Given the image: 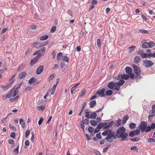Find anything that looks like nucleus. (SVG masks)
<instances>
[{"mask_svg":"<svg viewBox=\"0 0 155 155\" xmlns=\"http://www.w3.org/2000/svg\"><path fill=\"white\" fill-rule=\"evenodd\" d=\"M97 46L100 49H101V44L100 40L99 39H97Z\"/></svg>","mask_w":155,"mask_h":155,"instance_id":"46","label":"nucleus"},{"mask_svg":"<svg viewBox=\"0 0 155 155\" xmlns=\"http://www.w3.org/2000/svg\"><path fill=\"white\" fill-rule=\"evenodd\" d=\"M9 127L10 129H12L13 131H15L16 130V128L14 126H12L11 124H10L9 125Z\"/></svg>","mask_w":155,"mask_h":155,"instance_id":"50","label":"nucleus"},{"mask_svg":"<svg viewBox=\"0 0 155 155\" xmlns=\"http://www.w3.org/2000/svg\"><path fill=\"white\" fill-rule=\"evenodd\" d=\"M130 140L133 142H136L140 140V138L138 137H136L134 138H130Z\"/></svg>","mask_w":155,"mask_h":155,"instance_id":"29","label":"nucleus"},{"mask_svg":"<svg viewBox=\"0 0 155 155\" xmlns=\"http://www.w3.org/2000/svg\"><path fill=\"white\" fill-rule=\"evenodd\" d=\"M96 102L95 101H91L89 103V105L91 107H94L96 105Z\"/></svg>","mask_w":155,"mask_h":155,"instance_id":"22","label":"nucleus"},{"mask_svg":"<svg viewBox=\"0 0 155 155\" xmlns=\"http://www.w3.org/2000/svg\"><path fill=\"white\" fill-rule=\"evenodd\" d=\"M56 29V27L55 26H53L51 28V32L52 33L54 32Z\"/></svg>","mask_w":155,"mask_h":155,"instance_id":"51","label":"nucleus"},{"mask_svg":"<svg viewBox=\"0 0 155 155\" xmlns=\"http://www.w3.org/2000/svg\"><path fill=\"white\" fill-rule=\"evenodd\" d=\"M65 66V62L63 61H62L61 62V67L63 69Z\"/></svg>","mask_w":155,"mask_h":155,"instance_id":"47","label":"nucleus"},{"mask_svg":"<svg viewBox=\"0 0 155 155\" xmlns=\"http://www.w3.org/2000/svg\"><path fill=\"white\" fill-rule=\"evenodd\" d=\"M115 86L114 87V89L117 91H118L120 89V85L117 84L116 82L115 83Z\"/></svg>","mask_w":155,"mask_h":155,"instance_id":"28","label":"nucleus"},{"mask_svg":"<svg viewBox=\"0 0 155 155\" xmlns=\"http://www.w3.org/2000/svg\"><path fill=\"white\" fill-rule=\"evenodd\" d=\"M126 73L128 74H129L132 73V69L130 67H127L125 69Z\"/></svg>","mask_w":155,"mask_h":155,"instance_id":"19","label":"nucleus"},{"mask_svg":"<svg viewBox=\"0 0 155 155\" xmlns=\"http://www.w3.org/2000/svg\"><path fill=\"white\" fill-rule=\"evenodd\" d=\"M149 46V48H150L152 47H154L155 46V44L153 42L150 41L148 42Z\"/></svg>","mask_w":155,"mask_h":155,"instance_id":"38","label":"nucleus"},{"mask_svg":"<svg viewBox=\"0 0 155 155\" xmlns=\"http://www.w3.org/2000/svg\"><path fill=\"white\" fill-rule=\"evenodd\" d=\"M136 134L134 130H133L131 131L129 134V136L131 137H133Z\"/></svg>","mask_w":155,"mask_h":155,"instance_id":"41","label":"nucleus"},{"mask_svg":"<svg viewBox=\"0 0 155 155\" xmlns=\"http://www.w3.org/2000/svg\"><path fill=\"white\" fill-rule=\"evenodd\" d=\"M10 136L13 138H14L15 137V134L14 132L10 134Z\"/></svg>","mask_w":155,"mask_h":155,"instance_id":"60","label":"nucleus"},{"mask_svg":"<svg viewBox=\"0 0 155 155\" xmlns=\"http://www.w3.org/2000/svg\"><path fill=\"white\" fill-rule=\"evenodd\" d=\"M89 120L88 119H85L83 121V124H88L89 123ZM83 127H84V125H83Z\"/></svg>","mask_w":155,"mask_h":155,"instance_id":"33","label":"nucleus"},{"mask_svg":"<svg viewBox=\"0 0 155 155\" xmlns=\"http://www.w3.org/2000/svg\"><path fill=\"white\" fill-rule=\"evenodd\" d=\"M30 28L31 29L34 30L36 28V26L35 25H31L30 26Z\"/></svg>","mask_w":155,"mask_h":155,"instance_id":"57","label":"nucleus"},{"mask_svg":"<svg viewBox=\"0 0 155 155\" xmlns=\"http://www.w3.org/2000/svg\"><path fill=\"white\" fill-rule=\"evenodd\" d=\"M43 119L42 118H40L38 122V124L39 125H40L42 124L43 121Z\"/></svg>","mask_w":155,"mask_h":155,"instance_id":"58","label":"nucleus"},{"mask_svg":"<svg viewBox=\"0 0 155 155\" xmlns=\"http://www.w3.org/2000/svg\"><path fill=\"white\" fill-rule=\"evenodd\" d=\"M47 42H45L44 43H39L38 42H35L32 45V46L33 48H38L41 47L46 45Z\"/></svg>","mask_w":155,"mask_h":155,"instance_id":"7","label":"nucleus"},{"mask_svg":"<svg viewBox=\"0 0 155 155\" xmlns=\"http://www.w3.org/2000/svg\"><path fill=\"white\" fill-rule=\"evenodd\" d=\"M27 75L26 72L23 71L21 73L18 75L19 79H21L25 77Z\"/></svg>","mask_w":155,"mask_h":155,"instance_id":"13","label":"nucleus"},{"mask_svg":"<svg viewBox=\"0 0 155 155\" xmlns=\"http://www.w3.org/2000/svg\"><path fill=\"white\" fill-rule=\"evenodd\" d=\"M115 134V132L109 129L105 130L103 132L102 134L104 136H107L105 139L107 142L111 143L113 142V139H116Z\"/></svg>","mask_w":155,"mask_h":155,"instance_id":"1","label":"nucleus"},{"mask_svg":"<svg viewBox=\"0 0 155 155\" xmlns=\"http://www.w3.org/2000/svg\"><path fill=\"white\" fill-rule=\"evenodd\" d=\"M130 150H134V151H137L138 149L137 147L136 146H134L130 147Z\"/></svg>","mask_w":155,"mask_h":155,"instance_id":"49","label":"nucleus"},{"mask_svg":"<svg viewBox=\"0 0 155 155\" xmlns=\"http://www.w3.org/2000/svg\"><path fill=\"white\" fill-rule=\"evenodd\" d=\"M25 144L27 146H29V140H26L25 142Z\"/></svg>","mask_w":155,"mask_h":155,"instance_id":"61","label":"nucleus"},{"mask_svg":"<svg viewBox=\"0 0 155 155\" xmlns=\"http://www.w3.org/2000/svg\"><path fill=\"white\" fill-rule=\"evenodd\" d=\"M128 74L129 75V77H130L131 78H133L134 77V74H133L132 73Z\"/></svg>","mask_w":155,"mask_h":155,"instance_id":"63","label":"nucleus"},{"mask_svg":"<svg viewBox=\"0 0 155 155\" xmlns=\"http://www.w3.org/2000/svg\"><path fill=\"white\" fill-rule=\"evenodd\" d=\"M91 125L93 126H94L97 125V122L94 120H91L90 121Z\"/></svg>","mask_w":155,"mask_h":155,"instance_id":"39","label":"nucleus"},{"mask_svg":"<svg viewBox=\"0 0 155 155\" xmlns=\"http://www.w3.org/2000/svg\"><path fill=\"white\" fill-rule=\"evenodd\" d=\"M143 48H149L148 42H144L141 46Z\"/></svg>","mask_w":155,"mask_h":155,"instance_id":"24","label":"nucleus"},{"mask_svg":"<svg viewBox=\"0 0 155 155\" xmlns=\"http://www.w3.org/2000/svg\"><path fill=\"white\" fill-rule=\"evenodd\" d=\"M79 84L80 83H78L74 86L71 88V92L72 94H73V91L76 89L78 86Z\"/></svg>","mask_w":155,"mask_h":155,"instance_id":"21","label":"nucleus"},{"mask_svg":"<svg viewBox=\"0 0 155 155\" xmlns=\"http://www.w3.org/2000/svg\"><path fill=\"white\" fill-rule=\"evenodd\" d=\"M115 83L113 81H111L107 84V87L110 89H113L115 86Z\"/></svg>","mask_w":155,"mask_h":155,"instance_id":"16","label":"nucleus"},{"mask_svg":"<svg viewBox=\"0 0 155 155\" xmlns=\"http://www.w3.org/2000/svg\"><path fill=\"white\" fill-rule=\"evenodd\" d=\"M36 81V79L33 77H31L28 81V83L30 84H31Z\"/></svg>","mask_w":155,"mask_h":155,"instance_id":"18","label":"nucleus"},{"mask_svg":"<svg viewBox=\"0 0 155 155\" xmlns=\"http://www.w3.org/2000/svg\"><path fill=\"white\" fill-rule=\"evenodd\" d=\"M30 133V131L29 130H27L25 131V136L27 137L28 136Z\"/></svg>","mask_w":155,"mask_h":155,"instance_id":"55","label":"nucleus"},{"mask_svg":"<svg viewBox=\"0 0 155 155\" xmlns=\"http://www.w3.org/2000/svg\"><path fill=\"white\" fill-rule=\"evenodd\" d=\"M88 131L91 133H93L94 131V133H97V127H96L95 130L92 127L90 126L88 127Z\"/></svg>","mask_w":155,"mask_h":155,"instance_id":"15","label":"nucleus"},{"mask_svg":"<svg viewBox=\"0 0 155 155\" xmlns=\"http://www.w3.org/2000/svg\"><path fill=\"white\" fill-rule=\"evenodd\" d=\"M125 81L123 80H120L118 82H116L117 84H119L120 86L123 85Z\"/></svg>","mask_w":155,"mask_h":155,"instance_id":"40","label":"nucleus"},{"mask_svg":"<svg viewBox=\"0 0 155 155\" xmlns=\"http://www.w3.org/2000/svg\"><path fill=\"white\" fill-rule=\"evenodd\" d=\"M18 87L13 88L9 92V93L5 96H3V99H6L7 98H10L11 97L15 96L18 93Z\"/></svg>","mask_w":155,"mask_h":155,"instance_id":"2","label":"nucleus"},{"mask_svg":"<svg viewBox=\"0 0 155 155\" xmlns=\"http://www.w3.org/2000/svg\"><path fill=\"white\" fill-rule=\"evenodd\" d=\"M58 64H56L54 65V66L52 68V69H56L58 68Z\"/></svg>","mask_w":155,"mask_h":155,"instance_id":"62","label":"nucleus"},{"mask_svg":"<svg viewBox=\"0 0 155 155\" xmlns=\"http://www.w3.org/2000/svg\"><path fill=\"white\" fill-rule=\"evenodd\" d=\"M150 127L151 129H153L154 128H155V124L154 123L152 124Z\"/></svg>","mask_w":155,"mask_h":155,"instance_id":"64","label":"nucleus"},{"mask_svg":"<svg viewBox=\"0 0 155 155\" xmlns=\"http://www.w3.org/2000/svg\"><path fill=\"white\" fill-rule=\"evenodd\" d=\"M152 112L151 114H154L155 113V105H153L152 107Z\"/></svg>","mask_w":155,"mask_h":155,"instance_id":"48","label":"nucleus"},{"mask_svg":"<svg viewBox=\"0 0 155 155\" xmlns=\"http://www.w3.org/2000/svg\"><path fill=\"white\" fill-rule=\"evenodd\" d=\"M129 116L128 114H126L122 118V123L123 124H124L126 121L128 120Z\"/></svg>","mask_w":155,"mask_h":155,"instance_id":"17","label":"nucleus"},{"mask_svg":"<svg viewBox=\"0 0 155 155\" xmlns=\"http://www.w3.org/2000/svg\"><path fill=\"white\" fill-rule=\"evenodd\" d=\"M121 120L120 119H118V120H117L116 122L115 123V125L116 126L119 127L120 125L121 122Z\"/></svg>","mask_w":155,"mask_h":155,"instance_id":"34","label":"nucleus"},{"mask_svg":"<svg viewBox=\"0 0 155 155\" xmlns=\"http://www.w3.org/2000/svg\"><path fill=\"white\" fill-rule=\"evenodd\" d=\"M85 115L86 117L88 118L94 119L97 116V114L95 112H94L91 114L90 115V112L88 110H85Z\"/></svg>","mask_w":155,"mask_h":155,"instance_id":"4","label":"nucleus"},{"mask_svg":"<svg viewBox=\"0 0 155 155\" xmlns=\"http://www.w3.org/2000/svg\"><path fill=\"white\" fill-rule=\"evenodd\" d=\"M8 143L10 144H14V141L13 140L10 139L8 140Z\"/></svg>","mask_w":155,"mask_h":155,"instance_id":"54","label":"nucleus"},{"mask_svg":"<svg viewBox=\"0 0 155 155\" xmlns=\"http://www.w3.org/2000/svg\"><path fill=\"white\" fill-rule=\"evenodd\" d=\"M147 126V123L144 121H142L139 126L140 129L141 130L142 132L145 131V129Z\"/></svg>","mask_w":155,"mask_h":155,"instance_id":"8","label":"nucleus"},{"mask_svg":"<svg viewBox=\"0 0 155 155\" xmlns=\"http://www.w3.org/2000/svg\"><path fill=\"white\" fill-rule=\"evenodd\" d=\"M129 78V75L127 74H124L121 75V78L122 79L127 80Z\"/></svg>","mask_w":155,"mask_h":155,"instance_id":"27","label":"nucleus"},{"mask_svg":"<svg viewBox=\"0 0 155 155\" xmlns=\"http://www.w3.org/2000/svg\"><path fill=\"white\" fill-rule=\"evenodd\" d=\"M105 91V89L103 88L102 89L97 91V94L99 95V96L101 97H104L105 94H104V92Z\"/></svg>","mask_w":155,"mask_h":155,"instance_id":"12","label":"nucleus"},{"mask_svg":"<svg viewBox=\"0 0 155 155\" xmlns=\"http://www.w3.org/2000/svg\"><path fill=\"white\" fill-rule=\"evenodd\" d=\"M140 60V58L139 56H136L134 58V61L136 63H138Z\"/></svg>","mask_w":155,"mask_h":155,"instance_id":"25","label":"nucleus"},{"mask_svg":"<svg viewBox=\"0 0 155 155\" xmlns=\"http://www.w3.org/2000/svg\"><path fill=\"white\" fill-rule=\"evenodd\" d=\"M143 52L142 51L140 53V54L141 55V57L142 58H149V55H148V53H143Z\"/></svg>","mask_w":155,"mask_h":155,"instance_id":"23","label":"nucleus"},{"mask_svg":"<svg viewBox=\"0 0 155 155\" xmlns=\"http://www.w3.org/2000/svg\"><path fill=\"white\" fill-rule=\"evenodd\" d=\"M139 32L142 34H147L149 33V32L148 31L145 30L143 29H139Z\"/></svg>","mask_w":155,"mask_h":155,"instance_id":"26","label":"nucleus"},{"mask_svg":"<svg viewBox=\"0 0 155 155\" xmlns=\"http://www.w3.org/2000/svg\"><path fill=\"white\" fill-rule=\"evenodd\" d=\"M114 122L112 121V122H110L108 124H107L106 123H100L97 125V129L99 128L100 129L102 127H104V128H106L110 127L112 125H113Z\"/></svg>","mask_w":155,"mask_h":155,"instance_id":"3","label":"nucleus"},{"mask_svg":"<svg viewBox=\"0 0 155 155\" xmlns=\"http://www.w3.org/2000/svg\"><path fill=\"white\" fill-rule=\"evenodd\" d=\"M105 94L107 95L110 96L113 94V91L111 90H108L106 91Z\"/></svg>","mask_w":155,"mask_h":155,"instance_id":"31","label":"nucleus"},{"mask_svg":"<svg viewBox=\"0 0 155 155\" xmlns=\"http://www.w3.org/2000/svg\"><path fill=\"white\" fill-rule=\"evenodd\" d=\"M55 75V74L54 73H53L48 78V81L50 82L51 80H52L53 78H54Z\"/></svg>","mask_w":155,"mask_h":155,"instance_id":"35","label":"nucleus"},{"mask_svg":"<svg viewBox=\"0 0 155 155\" xmlns=\"http://www.w3.org/2000/svg\"><path fill=\"white\" fill-rule=\"evenodd\" d=\"M135 48L136 47L135 46H132L128 48V49H129V50L130 51H134Z\"/></svg>","mask_w":155,"mask_h":155,"instance_id":"45","label":"nucleus"},{"mask_svg":"<svg viewBox=\"0 0 155 155\" xmlns=\"http://www.w3.org/2000/svg\"><path fill=\"white\" fill-rule=\"evenodd\" d=\"M58 84V82H56V84H55V85H53V87L52 90H54V91H55V89H56V87H57V85Z\"/></svg>","mask_w":155,"mask_h":155,"instance_id":"59","label":"nucleus"},{"mask_svg":"<svg viewBox=\"0 0 155 155\" xmlns=\"http://www.w3.org/2000/svg\"><path fill=\"white\" fill-rule=\"evenodd\" d=\"M129 127L130 129H134L136 127V124L133 122H131L129 124Z\"/></svg>","mask_w":155,"mask_h":155,"instance_id":"30","label":"nucleus"},{"mask_svg":"<svg viewBox=\"0 0 155 155\" xmlns=\"http://www.w3.org/2000/svg\"><path fill=\"white\" fill-rule=\"evenodd\" d=\"M37 109L39 110L43 111L45 108V107L43 106H37L36 107Z\"/></svg>","mask_w":155,"mask_h":155,"instance_id":"42","label":"nucleus"},{"mask_svg":"<svg viewBox=\"0 0 155 155\" xmlns=\"http://www.w3.org/2000/svg\"><path fill=\"white\" fill-rule=\"evenodd\" d=\"M48 38V36L47 35H43L40 38V40H45L47 39Z\"/></svg>","mask_w":155,"mask_h":155,"instance_id":"37","label":"nucleus"},{"mask_svg":"<svg viewBox=\"0 0 155 155\" xmlns=\"http://www.w3.org/2000/svg\"><path fill=\"white\" fill-rule=\"evenodd\" d=\"M143 65L146 67L149 68L153 66V62L150 60H145L143 61Z\"/></svg>","mask_w":155,"mask_h":155,"instance_id":"6","label":"nucleus"},{"mask_svg":"<svg viewBox=\"0 0 155 155\" xmlns=\"http://www.w3.org/2000/svg\"><path fill=\"white\" fill-rule=\"evenodd\" d=\"M61 59L63 60L62 61H65L67 62H68L69 61V59L66 56H64L63 57L61 58Z\"/></svg>","mask_w":155,"mask_h":155,"instance_id":"36","label":"nucleus"},{"mask_svg":"<svg viewBox=\"0 0 155 155\" xmlns=\"http://www.w3.org/2000/svg\"><path fill=\"white\" fill-rule=\"evenodd\" d=\"M86 93V91L85 89H83L82 90H81V91L80 94L79 96L80 97H81L83 96H84Z\"/></svg>","mask_w":155,"mask_h":155,"instance_id":"32","label":"nucleus"},{"mask_svg":"<svg viewBox=\"0 0 155 155\" xmlns=\"http://www.w3.org/2000/svg\"><path fill=\"white\" fill-rule=\"evenodd\" d=\"M133 68L134 71L135 73L137 75L140 74V70L139 68L136 65H134L133 66Z\"/></svg>","mask_w":155,"mask_h":155,"instance_id":"10","label":"nucleus"},{"mask_svg":"<svg viewBox=\"0 0 155 155\" xmlns=\"http://www.w3.org/2000/svg\"><path fill=\"white\" fill-rule=\"evenodd\" d=\"M19 124L23 128H24L25 127V123L22 119H19Z\"/></svg>","mask_w":155,"mask_h":155,"instance_id":"20","label":"nucleus"},{"mask_svg":"<svg viewBox=\"0 0 155 155\" xmlns=\"http://www.w3.org/2000/svg\"><path fill=\"white\" fill-rule=\"evenodd\" d=\"M126 130L125 128L124 127H119L117 130L115 134V136L116 137V139L119 135H121L122 133H124Z\"/></svg>","mask_w":155,"mask_h":155,"instance_id":"5","label":"nucleus"},{"mask_svg":"<svg viewBox=\"0 0 155 155\" xmlns=\"http://www.w3.org/2000/svg\"><path fill=\"white\" fill-rule=\"evenodd\" d=\"M151 127L150 126H147L146 129H145V131L147 132L149 131H150L151 130Z\"/></svg>","mask_w":155,"mask_h":155,"instance_id":"44","label":"nucleus"},{"mask_svg":"<svg viewBox=\"0 0 155 155\" xmlns=\"http://www.w3.org/2000/svg\"><path fill=\"white\" fill-rule=\"evenodd\" d=\"M38 60V58L36 57L32 59L30 62V65L31 66H32L34 64L36 63Z\"/></svg>","mask_w":155,"mask_h":155,"instance_id":"14","label":"nucleus"},{"mask_svg":"<svg viewBox=\"0 0 155 155\" xmlns=\"http://www.w3.org/2000/svg\"><path fill=\"white\" fill-rule=\"evenodd\" d=\"M44 67L42 65H40L38 67L36 71V73L39 75L41 74L43 71Z\"/></svg>","mask_w":155,"mask_h":155,"instance_id":"11","label":"nucleus"},{"mask_svg":"<svg viewBox=\"0 0 155 155\" xmlns=\"http://www.w3.org/2000/svg\"><path fill=\"white\" fill-rule=\"evenodd\" d=\"M31 51V48H29L25 52V54L26 55H28L29 54Z\"/></svg>","mask_w":155,"mask_h":155,"instance_id":"52","label":"nucleus"},{"mask_svg":"<svg viewBox=\"0 0 155 155\" xmlns=\"http://www.w3.org/2000/svg\"><path fill=\"white\" fill-rule=\"evenodd\" d=\"M134 132L136 135H138L140 133V131L139 130H134Z\"/></svg>","mask_w":155,"mask_h":155,"instance_id":"56","label":"nucleus"},{"mask_svg":"<svg viewBox=\"0 0 155 155\" xmlns=\"http://www.w3.org/2000/svg\"><path fill=\"white\" fill-rule=\"evenodd\" d=\"M18 147L19 146H18L16 148L14 149L13 150V153L15 155H17L18 154Z\"/></svg>","mask_w":155,"mask_h":155,"instance_id":"43","label":"nucleus"},{"mask_svg":"<svg viewBox=\"0 0 155 155\" xmlns=\"http://www.w3.org/2000/svg\"><path fill=\"white\" fill-rule=\"evenodd\" d=\"M128 136V134L127 133H125L124 132V133H122L121 135H119L118 137V138H121V140L122 141H124L126 140H127V137Z\"/></svg>","mask_w":155,"mask_h":155,"instance_id":"9","label":"nucleus"},{"mask_svg":"<svg viewBox=\"0 0 155 155\" xmlns=\"http://www.w3.org/2000/svg\"><path fill=\"white\" fill-rule=\"evenodd\" d=\"M8 30V27H6L5 28H4L1 32V34H3L6 31H7Z\"/></svg>","mask_w":155,"mask_h":155,"instance_id":"53","label":"nucleus"}]
</instances>
